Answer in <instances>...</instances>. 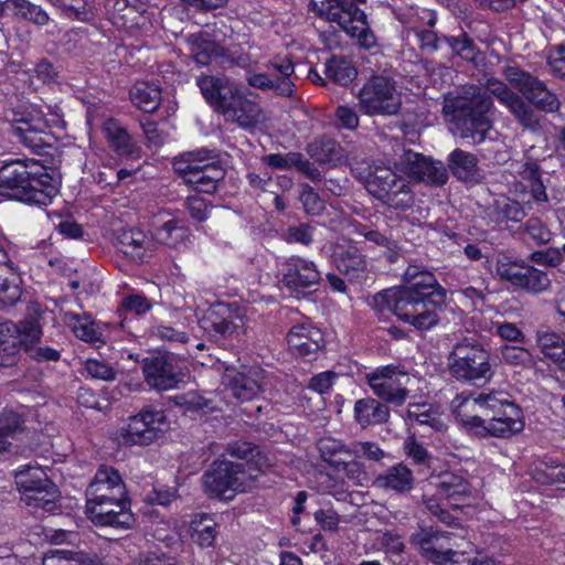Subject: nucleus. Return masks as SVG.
<instances>
[{
  "mask_svg": "<svg viewBox=\"0 0 565 565\" xmlns=\"http://www.w3.org/2000/svg\"><path fill=\"white\" fill-rule=\"evenodd\" d=\"M514 89L509 83L489 77L483 87L470 85L463 88L461 95L446 97L443 114L452 131L461 139L480 145L493 127L487 114L494 108V97L524 130L537 132L541 129L542 116Z\"/></svg>",
  "mask_w": 565,
  "mask_h": 565,
  "instance_id": "obj_1",
  "label": "nucleus"
},
{
  "mask_svg": "<svg viewBox=\"0 0 565 565\" xmlns=\"http://www.w3.org/2000/svg\"><path fill=\"white\" fill-rule=\"evenodd\" d=\"M403 286L385 289L372 298V307L390 310L401 321L418 330H429L439 322L436 309L446 301V289L435 275L418 265H408Z\"/></svg>",
  "mask_w": 565,
  "mask_h": 565,
  "instance_id": "obj_2",
  "label": "nucleus"
},
{
  "mask_svg": "<svg viewBox=\"0 0 565 565\" xmlns=\"http://www.w3.org/2000/svg\"><path fill=\"white\" fill-rule=\"evenodd\" d=\"M60 179L36 160H15L0 168V195L28 204L47 205L58 193Z\"/></svg>",
  "mask_w": 565,
  "mask_h": 565,
  "instance_id": "obj_3",
  "label": "nucleus"
},
{
  "mask_svg": "<svg viewBox=\"0 0 565 565\" xmlns=\"http://www.w3.org/2000/svg\"><path fill=\"white\" fill-rule=\"evenodd\" d=\"M366 0H310L311 10L329 22L337 23L359 46L370 50L376 46V36L371 30L364 11L356 4Z\"/></svg>",
  "mask_w": 565,
  "mask_h": 565,
  "instance_id": "obj_4",
  "label": "nucleus"
},
{
  "mask_svg": "<svg viewBox=\"0 0 565 565\" xmlns=\"http://www.w3.org/2000/svg\"><path fill=\"white\" fill-rule=\"evenodd\" d=\"M256 475L247 471L244 463L216 460L202 476V487L209 498L230 501L237 493L249 491Z\"/></svg>",
  "mask_w": 565,
  "mask_h": 565,
  "instance_id": "obj_5",
  "label": "nucleus"
},
{
  "mask_svg": "<svg viewBox=\"0 0 565 565\" xmlns=\"http://www.w3.org/2000/svg\"><path fill=\"white\" fill-rule=\"evenodd\" d=\"M450 374L460 382L487 383L493 376L490 353L480 343L465 340L457 343L449 358Z\"/></svg>",
  "mask_w": 565,
  "mask_h": 565,
  "instance_id": "obj_6",
  "label": "nucleus"
},
{
  "mask_svg": "<svg viewBox=\"0 0 565 565\" xmlns=\"http://www.w3.org/2000/svg\"><path fill=\"white\" fill-rule=\"evenodd\" d=\"M365 186L374 198L395 210L406 211L415 201L409 182L388 166H371Z\"/></svg>",
  "mask_w": 565,
  "mask_h": 565,
  "instance_id": "obj_7",
  "label": "nucleus"
},
{
  "mask_svg": "<svg viewBox=\"0 0 565 565\" xmlns=\"http://www.w3.org/2000/svg\"><path fill=\"white\" fill-rule=\"evenodd\" d=\"M359 108L367 116H395L402 107V94L394 78L374 74L360 88Z\"/></svg>",
  "mask_w": 565,
  "mask_h": 565,
  "instance_id": "obj_8",
  "label": "nucleus"
},
{
  "mask_svg": "<svg viewBox=\"0 0 565 565\" xmlns=\"http://www.w3.org/2000/svg\"><path fill=\"white\" fill-rule=\"evenodd\" d=\"M15 483L22 501L34 512L55 513L60 509V491L40 468L23 467L15 473Z\"/></svg>",
  "mask_w": 565,
  "mask_h": 565,
  "instance_id": "obj_9",
  "label": "nucleus"
},
{
  "mask_svg": "<svg viewBox=\"0 0 565 565\" xmlns=\"http://www.w3.org/2000/svg\"><path fill=\"white\" fill-rule=\"evenodd\" d=\"M501 74L535 111L536 109L545 113L558 111L561 107L558 97L537 76L515 65L503 66Z\"/></svg>",
  "mask_w": 565,
  "mask_h": 565,
  "instance_id": "obj_10",
  "label": "nucleus"
},
{
  "mask_svg": "<svg viewBox=\"0 0 565 565\" xmlns=\"http://www.w3.org/2000/svg\"><path fill=\"white\" fill-rule=\"evenodd\" d=\"M495 275L514 289L530 295H541L552 287V280L546 271L523 260H511L508 256L497 259Z\"/></svg>",
  "mask_w": 565,
  "mask_h": 565,
  "instance_id": "obj_11",
  "label": "nucleus"
},
{
  "mask_svg": "<svg viewBox=\"0 0 565 565\" xmlns=\"http://www.w3.org/2000/svg\"><path fill=\"white\" fill-rule=\"evenodd\" d=\"M320 281L321 273L313 260L292 255L280 264L279 284L297 298L307 295Z\"/></svg>",
  "mask_w": 565,
  "mask_h": 565,
  "instance_id": "obj_12",
  "label": "nucleus"
},
{
  "mask_svg": "<svg viewBox=\"0 0 565 565\" xmlns=\"http://www.w3.org/2000/svg\"><path fill=\"white\" fill-rule=\"evenodd\" d=\"M394 167L411 179L433 185H444L448 181V169L438 160L402 147Z\"/></svg>",
  "mask_w": 565,
  "mask_h": 565,
  "instance_id": "obj_13",
  "label": "nucleus"
},
{
  "mask_svg": "<svg viewBox=\"0 0 565 565\" xmlns=\"http://www.w3.org/2000/svg\"><path fill=\"white\" fill-rule=\"evenodd\" d=\"M373 393L395 406H401L408 396L409 375L393 365L382 366L366 375Z\"/></svg>",
  "mask_w": 565,
  "mask_h": 565,
  "instance_id": "obj_14",
  "label": "nucleus"
},
{
  "mask_svg": "<svg viewBox=\"0 0 565 565\" xmlns=\"http://www.w3.org/2000/svg\"><path fill=\"white\" fill-rule=\"evenodd\" d=\"M451 533L422 527L412 535V543L418 548L420 555L435 565H452L458 562L461 554L454 550Z\"/></svg>",
  "mask_w": 565,
  "mask_h": 565,
  "instance_id": "obj_15",
  "label": "nucleus"
},
{
  "mask_svg": "<svg viewBox=\"0 0 565 565\" xmlns=\"http://www.w3.org/2000/svg\"><path fill=\"white\" fill-rule=\"evenodd\" d=\"M264 370L258 366L226 365L222 383L231 394L242 401L248 402L263 392Z\"/></svg>",
  "mask_w": 565,
  "mask_h": 565,
  "instance_id": "obj_16",
  "label": "nucleus"
},
{
  "mask_svg": "<svg viewBox=\"0 0 565 565\" xmlns=\"http://www.w3.org/2000/svg\"><path fill=\"white\" fill-rule=\"evenodd\" d=\"M146 383L157 391L174 388L183 379L175 359L169 354H154L142 360Z\"/></svg>",
  "mask_w": 565,
  "mask_h": 565,
  "instance_id": "obj_17",
  "label": "nucleus"
},
{
  "mask_svg": "<svg viewBox=\"0 0 565 565\" xmlns=\"http://www.w3.org/2000/svg\"><path fill=\"white\" fill-rule=\"evenodd\" d=\"M202 328L221 345H225L226 341L239 340L245 334L244 318L238 313L233 317L230 307L225 306L210 310L202 319Z\"/></svg>",
  "mask_w": 565,
  "mask_h": 565,
  "instance_id": "obj_18",
  "label": "nucleus"
},
{
  "mask_svg": "<svg viewBox=\"0 0 565 565\" xmlns=\"http://www.w3.org/2000/svg\"><path fill=\"white\" fill-rule=\"evenodd\" d=\"M127 498L120 500H87L86 513L96 525L128 529L134 522Z\"/></svg>",
  "mask_w": 565,
  "mask_h": 565,
  "instance_id": "obj_19",
  "label": "nucleus"
},
{
  "mask_svg": "<svg viewBox=\"0 0 565 565\" xmlns=\"http://www.w3.org/2000/svg\"><path fill=\"white\" fill-rule=\"evenodd\" d=\"M226 121L234 122L243 129L254 128L262 119L260 106L247 98L237 86L216 109Z\"/></svg>",
  "mask_w": 565,
  "mask_h": 565,
  "instance_id": "obj_20",
  "label": "nucleus"
},
{
  "mask_svg": "<svg viewBox=\"0 0 565 565\" xmlns=\"http://www.w3.org/2000/svg\"><path fill=\"white\" fill-rule=\"evenodd\" d=\"M289 351L297 358L313 361L324 347L321 330L310 322H302L290 328L286 337Z\"/></svg>",
  "mask_w": 565,
  "mask_h": 565,
  "instance_id": "obj_21",
  "label": "nucleus"
},
{
  "mask_svg": "<svg viewBox=\"0 0 565 565\" xmlns=\"http://www.w3.org/2000/svg\"><path fill=\"white\" fill-rule=\"evenodd\" d=\"M451 408L457 422L471 434L487 437L488 417L483 415L479 394H458L451 402Z\"/></svg>",
  "mask_w": 565,
  "mask_h": 565,
  "instance_id": "obj_22",
  "label": "nucleus"
},
{
  "mask_svg": "<svg viewBox=\"0 0 565 565\" xmlns=\"http://www.w3.org/2000/svg\"><path fill=\"white\" fill-rule=\"evenodd\" d=\"M115 247L135 263H147L156 252L152 236L138 228L117 232Z\"/></svg>",
  "mask_w": 565,
  "mask_h": 565,
  "instance_id": "obj_23",
  "label": "nucleus"
},
{
  "mask_svg": "<svg viewBox=\"0 0 565 565\" xmlns=\"http://www.w3.org/2000/svg\"><path fill=\"white\" fill-rule=\"evenodd\" d=\"M87 500H120L126 498V488L119 472L109 466H102L86 490Z\"/></svg>",
  "mask_w": 565,
  "mask_h": 565,
  "instance_id": "obj_24",
  "label": "nucleus"
},
{
  "mask_svg": "<svg viewBox=\"0 0 565 565\" xmlns=\"http://www.w3.org/2000/svg\"><path fill=\"white\" fill-rule=\"evenodd\" d=\"M332 262L341 274L351 279L361 277L367 270L365 255L351 242L333 245Z\"/></svg>",
  "mask_w": 565,
  "mask_h": 565,
  "instance_id": "obj_25",
  "label": "nucleus"
},
{
  "mask_svg": "<svg viewBox=\"0 0 565 565\" xmlns=\"http://www.w3.org/2000/svg\"><path fill=\"white\" fill-rule=\"evenodd\" d=\"M479 401L488 419L522 420L521 408L504 392L480 393Z\"/></svg>",
  "mask_w": 565,
  "mask_h": 565,
  "instance_id": "obj_26",
  "label": "nucleus"
},
{
  "mask_svg": "<svg viewBox=\"0 0 565 565\" xmlns=\"http://www.w3.org/2000/svg\"><path fill=\"white\" fill-rule=\"evenodd\" d=\"M12 135L19 142L30 148L35 153H42L50 147L45 140V125L41 119L24 117L14 118Z\"/></svg>",
  "mask_w": 565,
  "mask_h": 565,
  "instance_id": "obj_27",
  "label": "nucleus"
},
{
  "mask_svg": "<svg viewBox=\"0 0 565 565\" xmlns=\"http://www.w3.org/2000/svg\"><path fill=\"white\" fill-rule=\"evenodd\" d=\"M201 94L215 110L223 104L237 85L225 75H202L196 78Z\"/></svg>",
  "mask_w": 565,
  "mask_h": 565,
  "instance_id": "obj_28",
  "label": "nucleus"
},
{
  "mask_svg": "<svg viewBox=\"0 0 565 565\" xmlns=\"http://www.w3.org/2000/svg\"><path fill=\"white\" fill-rule=\"evenodd\" d=\"M414 483L413 471L403 462L388 467L374 480V486L379 489L401 494L409 492Z\"/></svg>",
  "mask_w": 565,
  "mask_h": 565,
  "instance_id": "obj_29",
  "label": "nucleus"
},
{
  "mask_svg": "<svg viewBox=\"0 0 565 565\" xmlns=\"http://www.w3.org/2000/svg\"><path fill=\"white\" fill-rule=\"evenodd\" d=\"M43 310L38 302H32L28 306L25 317L15 323L17 340L19 341V349L25 351L26 347H33L39 343L42 337V326L40 323Z\"/></svg>",
  "mask_w": 565,
  "mask_h": 565,
  "instance_id": "obj_30",
  "label": "nucleus"
},
{
  "mask_svg": "<svg viewBox=\"0 0 565 565\" xmlns=\"http://www.w3.org/2000/svg\"><path fill=\"white\" fill-rule=\"evenodd\" d=\"M448 169L460 181L479 182L480 173L476 154L460 148L452 150L447 159Z\"/></svg>",
  "mask_w": 565,
  "mask_h": 565,
  "instance_id": "obj_31",
  "label": "nucleus"
},
{
  "mask_svg": "<svg viewBox=\"0 0 565 565\" xmlns=\"http://www.w3.org/2000/svg\"><path fill=\"white\" fill-rule=\"evenodd\" d=\"M216 153L212 150L201 148L194 151H189L181 154L173 160V170L181 178L188 177V171H203L205 167L221 166L216 160Z\"/></svg>",
  "mask_w": 565,
  "mask_h": 565,
  "instance_id": "obj_32",
  "label": "nucleus"
},
{
  "mask_svg": "<svg viewBox=\"0 0 565 565\" xmlns=\"http://www.w3.org/2000/svg\"><path fill=\"white\" fill-rule=\"evenodd\" d=\"M153 236L169 248L182 249L190 243L191 231L182 221L171 218L157 226Z\"/></svg>",
  "mask_w": 565,
  "mask_h": 565,
  "instance_id": "obj_33",
  "label": "nucleus"
},
{
  "mask_svg": "<svg viewBox=\"0 0 565 565\" xmlns=\"http://www.w3.org/2000/svg\"><path fill=\"white\" fill-rule=\"evenodd\" d=\"M306 151L317 163L328 167H337L344 158L340 143L328 137L316 138L307 145Z\"/></svg>",
  "mask_w": 565,
  "mask_h": 565,
  "instance_id": "obj_34",
  "label": "nucleus"
},
{
  "mask_svg": "<svg viewBox=\"0 0 565 565\" xmlns=\"http://www.w3.org/2000/svg\"><path fill=\"white\" fill-rule=\"evenodd\" d=\"M536 345L544 359L555 364L565 362V340L550 327H540L535 332Z\"/></svg>",
  "mask_w": 565,
  "mask_h": 565,
  "instance_id": "obj_35",
  "label": "nucleus"
},
{
  "mask_svg": "<svg viewBox=\"0 0 565 565\" xmlns=\"http://www.w3.org/2000/svg\"><path fill=\"white\" fill-rule=\"evenodd\" d=\"M64 322L79 340L93 344L105 343L100 328L90 315L65 312Z\"/></svg>",
  "mask_w": 565,
  "mask_h": 565,
  "instance_id": "obj_36",
  "label": "nucleus"
},
{
  "mask_svg": "<svg viewBox=\"0 0 565 565\" xmlns=\"http://www.w3.org/2000/svg\"><path fill=\"white\" fill-rule=\"evenodd\" d=\"M437 494L448 500L460 501L471 495V484L469 480L459 473L445 472L438 476L435 482Z\"/></svg>",
  "mask_w": 565,
  "mask_h": 565,
  "instance_id": "obj_37",
  "label": "nucleus"
},
{
  "mask_svg": "<svg viewBox=\"0 0 565 565\" xmlns=\"http://www.w3.org/2000/svg\"><path fill=\"white\" fill-rule=\"evenodd\" d=\"M105 136L111 149L120 157L135 158L139 153V148L127 132L116 120H108L104 125Z\"/></svg>",
  "mask_w": 565,
  "mask_h": 565,
  "instance_id": "obj_38",
  "label": "nucleus"
},
{
  "mask_svg": "<svg viewBox=\"0 0 565 565\" xmlns=\"http://www.w3.org/2000/svg\"><path fill=\"white\" fill-rule=\"evenodd\" d=\"M354 417L362 427L384 424L390 418V409L377 399L361 398L354 404Z\"/></svg>",
  "mask_w": 565,
  "mask_h": 565,
  "instance_id": "obj_39",
  "label": "nucleus"
},
{
  "mask_svg": "<svg viewBox=\"0 0 565 565\" xmlns=\"http://www.w3.org/2000/svg\"><path fill=\"white\" fill-rule=\"evenodd\" d=\"M188 171V177L182 178L183 182L195 191L213 194L216 192L220 182L225 178V170L222 166L205 167L203 171Z\"/></svg>",
  "mask_w": 565,
  "mask_h": 565,
  "instance_id": "obj_40",
  "label": "nucleus"
},
{
  "mask_svg": "<svg viewBox=\"0 0 565 565\" xmlns=\"http://www.w3.org/2000/svg\"><path fill=\"white\" fill-rule=\"evenodd\" d=\"M324 75L329 82L347 86L356 77L358 71L348 58L332 56L324 64Z\"/></svg>",
  "mask_w": 565,
  "mask_h": 565,
  "instance_id": "obj_41",
  "label": "nucleus"
},
{
  "mask_svg": "<svg viewBox=\"0 0 565 565\" xmlns=\"http://www.w3.org/2000/svg\"><path fill=\"white\" fill-rule=\"evenodd\" d=\"M491 215L495 222H521L527 213L525 206L516 200L502 195L491 204Z\"/></svg>",
  "mask_w": 565,
  "mask_h": 565,
  "instance_id": "obj_42",
  "label": "nucleus"
},
{
  "mask_svg": "<svg viewBox=\"0 0 565 565\" xmlns=\"http://www.w3.org/2000/svg\"><path fill=\"white\" fill-rule=\"evenodd\" d=\"M130 98L141 110L152 113L161 103V90L149 83H137L130 90Z\"/></svg>",
  "mask_w": 565,
  "mask_h": 565,
  "instance_id": "obj_43",
  "label": "nucleus"
},
{
  "mask_svg": "<svg viewBox=\"0 0 565 565\" xmlns=\"http://www.w3.org/2000/svg\"><path fill=\"white\" fill-rule=\"evenodd\" d=\"M120 437L124 444L129 445H149L153 441L152 430L146 428L140 413L129 417L127 426L121 428Z\"/></svg>",
  "mask_w": 565,
  "mask_h": 565,
  "instance_id": "obj_44",
  "label": "nucleus"
},
{
  "mask_svg": "<svg viewBox=\"0 0 565 565\" xmlns=\"http://www.w3.org/2000/svg\"><path fill=\"white\" fill-rule=\"evenodd\" d=\"M21 297L17 269L0 268V305L10 307Z\"/></svg>",
  "mask_w": 565,
  "mask_h": 565,
  "instance_id": "obj_45",
  "label": "nucleus"
},
{
  "mask_svg": "<svg viewBox=\"0 0 565 565\" xmlns=\"http://www.w3.org/2000/svg\"><path fill=\"white\" fill-rule=\"evenodd\" d=\"M191 55L201 65H207L218 53V45L209 39L207 34H191L189 36Z\"/></svg>",
  "mask_w": 565,
  "mask_h": 565,
  "instance_id": "obj_46",
  "label": "nucleus"
},
{
  "mask_svg": "<svg viewBox=\"0 0 565 565\" xmlns=\"http://www.w3.org/2000/svg\"><path fill=\"white\" fill-rule=\"evenodd\" d=\"M50 2L70 19L88 22L93 18L88 0H50Z\"/></svg>",
  "mask_w": 565,
  "mask_h": 565,
  "instance_id": "obj_47",
  "label": "nucleus"
},
{
  "mask_svg": "<svg viewBox=\"0 0 565 565\" xmlns=\"http://www.w3.org/2000/svg\"><path fill=\"white\" fill-rule=\"evenodd\" d=\"M533 479L544 486L564 484L565 467L548 462H541L532 470Z\"/></svg>",
  "mask_w": 565,
  "mask_h": 565,
  "instance_id": "obj_48",
  "label": "nucleus"
},
{
  "mask_svg": "<svg viewBox=\"0 0 565 565\" xmlns=\"http://www.w3.org/2000/svg\"><path fill=\"white\" fill-rule=\"evenodd\" d=\"M318 448L323 461L329 463L337 471H340V463H342L340 455H349V446L334 438H322L319 440Z\"/></svg>",
  "mask_w": 565,
  "mask_h": 565,
  "instance_id": "obj_49",
  "label": "nucleus"
},
{
  "mask_svg": "<svg viewBox=\"0 0 565 565\" xmlns=\"http://www.w3.org/2000/svg\"><path fill=\"white\" fill-rule=\"evenodd\" d=\"M191 537L201 547H210L215 540V522L207 515L191 523Z\"/></svg>",
  "mask_w": 565,
  "mask_h": 565,
  "instance_id": "obj_50",
  "label": "nucleus"
},
{
  "mask_svg": "<svg viewBox=\"0 0 565 565\" xmlns=\"http://www.w3.org/2000/svg\"><path fill=\"white\" fill-rule=\"evenodd\" d=\"M444 39L455 54L468 62L477 61L479 49L467 33H461L458 36H445Z\"/></svg>",
  "mask_w": 565,
  "mask_h": 565,
  "instance_id": "obj_51",
  "label": "nucleus"
},
{
  "mask_svg": "<svg viewBox=\"0 0 565 565\" xmlns=\"http://www.w3.org/2000/svg\"><path fill=\"white\" fill-rule=\"evenodd\" d=\"M13 15L22 20H28L38 25L47 24L49 14L38 4L29 0H14Z\"/></svg>",
  "mask_w": 565,
  "mask_h": 565,
  "instance_id": "obj_52",
  "label": "nucleus"
},
{
  "mask_svg": "<svg viewBox=\"0 0 565 565\" xmlns=\"http://www.w3.org/2000/svg\"><path fill=\"white\" fill-rule=\"evenodd\" d=\"M501 359L505 364L521 369H532L535 364L532 353L522 347L503 345Z\"/></svg>",
  "mask_w": 565,
  "mask_h": 565,
  "instance_id": "obj_53",
  "label": "nucleus"
},
{
  "mask_svg": "<svg viewBox=\"0 0 565 565\" xmlns=\"http://www.w3.org/2000/svg\"><path fill=\"white\" fill-rule=\"evenodd\" d=\"M407 417L418 425H426L436 430L441 427L440 419L428 404H409Z\"/></svg>",
  "mask_w": 565,
  "mask_h": 565,
  "instance_id": "obj_54",
  "label": "nucleus"
},
{
  "mask_svg": "<svg viewBox=\"0 0 565 565\" xmlns=\"http://www.w3.org/2000/svg\"><path fill=\"white\" fill-rule=\"evenodd\" d=\"M315 227L309 223L290 225L282 230L281 239L288 244H301L309 246L313 242Z\"/></svg>",
  "mask_w": 565,
  "mask_h": 565,
  "instance_id": "obj_55",
  "label": "nucleus"
},
{
  "mask_svg": "<svg viewBox=\"0 0 565 565\" xmlns=\"http://www.w3.org/2000/svg\"><path fill=\"white\" fill-rule=\"evenodd\" d=\"M349 456L355 458H365L370 461L379 462L385 456V451L374 441H353L348 448Z\"/></svg>",
  "mask_w": 565,
  "mask_h": 565,
  "instance_id": "obj_56",
  "label": "nucleus"
},
{
  "mask_svg": "<svg viewBox=\"0 0 565 565\" xmlns=\"http://www.w3.org/2000/svg\"><path fill=\"white\" fill-rule=\"evenodd\" d=\"M139 413L142 419H145L146 428L152 430L154 441L167 427L164 412L153 406H145Z\"/></svg>",
  "mask_w": 565,
  "mask_h": 565,
  "instance_id": "obj_57",
  "label": "nucleus"
},
{
  "mask_svg": "<svg viewBox=\"0 0 565 565\" xmlns=\"http://www.w3.org/2000/svg\"><path fill=\"white\" fill-rule=\"evenodd\" d=\"M177 404L184 407L185 412H211L215 408L211 398H206L196 392H188L183 395L177 396Z\"/></svg>",
  "mask_w": 565,
  "mask_h": 565,
  "instance_id": "obj_58",
  "label": "nucleus"
},
{
  "mask_svg": "<svg viewBox=\"0 0 565 565\" xmlns=\"http://www.w3.org/2000/svg\"><path fill=\"white\" fill-rule=\"evenodd\" d=\"M404 451L406 456L412 460L413 465L420 468H429L433 457L427 449L417 441L414 437H409L404 443Z\"/></svg>",
  "mask_w": 565,
  "mask_h": 565,
  "instance_id": "obj_59",
  "label": "nucleus"
},
{
  "mask_svg": "<svg viewBox=\"0 0 565 565\" xmlns=\"http://www.w3.org/2000/svg\"><path fill=\"white\" fill-rule=\"evenodd\" d=\"M524 427L523 420H504V419H488V431L487 436H493L498 438H508Z\"/></svg>",
  "mask_w": 565,
  "mask_h": 565,
  "instance_id": "obj_60",
  "label": "nucleus"
},
{
  "mask_svg": "<svg viewBox=\"0 0 565 565\" xmlns=\"http://www.w3.org/2000/svg\"><path fill=\"white\" fill-rule=\"evenodd\" d=\"M306 214L318 216L324 211V201L319 196L312 186L303 184L299 198Z\"/></svg>",
  "mask_w": 565,
  "mask_h": 565,
  "instance_id": "obj_61",
  "label": "nucleus"
},
{
  "mask_svg": "<svg viewBox=\"0 0 565 565\" xmlns=\"http://www.w3.org/2000/svg\"><path fill=\"white\" fill-rule=\"evenodd\" d=\"M300 152L290 151L287 153H270L264 156L262 161L273 169L290 170L296 169Z\"/></svg>",
  "mask_w": 565,
  "mask_h": 565,
  "instance_id": "obj_62",
  "label": "nucleus"
},
{
  "mask_svg": "<svg viewBox=\"0 0 565 565\" xmlns=\"http://www.w3.org/2000/svg\"><path fill=\"white\" fill-rule=\"evenodd\" d=\"M24 428V419L13 411H3L0 415V431L10 440Z\"/></svg>",
  "mask_w": 565,
  "mask_h": 565,
  "instance_id": "obj_63",
  "label": "nucleus"
},
{
  "mask_svg": "<svg viewBox=\"0 0 565 565\" xmlns=\"http://www.w3.org/2000/svg\"><path fill=\"white\" fill-rule=\"evenodd\" d=\"M335 124L339 128L355 130L359 127L360 118L354 107L339 105L334 111Z\"/></svg>",
  "mask_w": 565,
  "mask_h": 565,
  "instance_id": "obj_64",
  "label": "nucleus"
}]
</instances>
